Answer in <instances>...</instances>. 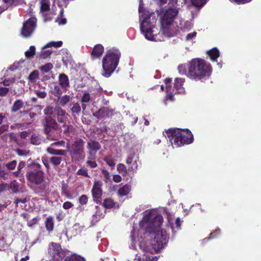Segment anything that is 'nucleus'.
<instances>
[{
    "label": "nucleus",
    "instance_id": "nucleus-40",
    "mask_svg": "<svg viewBox=\"0 0 261 261\" xmlns=\"http://www.w3.org/2000/svg\"><path fill=\"white\" fill-rule=\"evenodd\" d=\"M76 174L78 175H82L86 177H90V176L88 173V170L85 167H82L79 169L76 172Z\"/></svg>",
    "mask_w": 261,
    "mask_h": 261
},
{
    "label": "nucleus",
    "instance_id": "nucleus-34",
    "mask_svg": "<svg viewBox=\"0 0 261 261\" xmlns=\"http://www.w3.org/2000/svg\"><path fill=\"white\" fill-rule=\"evenodd\" d=\"M14 151L18 156H27L30 154L29 150L17 148L14 150Z\"/></svg>",
    "mask_w": 261,
    "mask_h": 261
},
{
    "label": "nucleus",
    "instance_id": "nucleus-10",
    "mask_svg": "<svg viewBox=\"0 0 261 261\" xmlns=\"http://www.w3.org/2000/svg\"><path fill=\"white\" fill-rule=\"evenodd\" d=\"M150 18L148 17L143 19L140 25V30L144 34L146 39L150 41H154L156 40L154 38L155 35L153 34V31L152 30L154 25L149 22L148 20Z\"/></svg>",
    "mask_w": 261,
    "mask_h": 261
},
{
    "label": "nucleus",
    "instance_id": "nucleus-8",
    "mask_svg": "<svg viewBox=\"0 0 261 261\" xmlns=\"http://www.w3.org/2000/svg\"><path fill=\"white\" fill-rule=\"evenodd\" d=\"M48 254L54 261H61L65 256V253L59 243L51 242L48 248Z\"/></svg>",
    "mask_w": 261,
    "mask_h": 261
},
{
    "label": "nucleus",
    "instance_id": "nucleus-54",
    "mask_svg": "<svg viewBox=\"0 0 261 261\" xmlns=\"http://www.w3.org/2000/svg\"><path fill=\"white\" fill-rule=\"evenodd\" d=\"M35 93L37 95V96L40 98H44L47 96L46 93L44 91L36 90L35 91Z\"/></svg>",
    "mask_w": 261,
    "mask_h": 261
},
{
    "label": "nucleus",
    "instance_id": "nucleus-1",
    "mask_svg": "<svg viewBox=\"0 0 261 261\" xmlns=\"http://www.w3.org/2000/svg\"><path fill=\"white\" fill-rule=\"evenodd\" d=\"M27 179L30 183L36 186L35 193L40 196H45L50 192L49 185L44 180V173L41 165L33 162L28 165Z\"/></svg>",
    "mask_w": 261,
    "mask_h": 261
},
{
    "label": "nucleus",
    "instance_id": "nucleus-15",
    "mask_svg": "<svg viewBox=\"0 0 261 261\" xmlns=\"http://www.w3.org/2000/svg\"><path fill=\"white\" fill-rule=\"evenodd\" d=\"M103 52L104 47L101 44H96L90 54L92 60L99 59L102 56Z\"/></svg>",
    "mask_w": 261,
    "mask_h": 261
},
{
    "label": "nucleus",
    "instance_id": "nucleus-45",
    "mask_svg": "<svg viewBox=\"0 0 261 261\" xmlns=\"http://www.w3.org/2000/svg\"><path fill=\"white\" fill-rule=\"evenodd\" d=\"M39 75V73L37 70H34L33 72H32L29 76V79L31 81H34L37 79H38Z\"/></svg>",
    "mask_w": 261,
    "mask_h": 261
},
{
    "label": "nucleus",
    "instance_id": "nucleus-9",
    "mask_svg": "<svg viewBox=\"0 0 261 261\" xmlns=\"http://www.w3.org/2000/svg\"><path fill=\"white\" fill-rule=\"evenodd\" d=\"M42 124L43 133L47 136H50L51 131L57 130L59 128V124L51 116L45 117L42 121Z\"/></svg>",
    "mask_w": 261,
    "mask_h": 261
},
{
    "label": "nucleus",
    "instance_id": "nucleus-14",
    "mask_svg": "<svg viewBox=\"0 0 261 261\" xmlns=\"http://www.w3.org/2000/svg\"><path fill=\"white\" fill-rule=\"evenodd\" d=\"M114 110L107 107H102L93 113V116L97 119H101L112 117Z\"/></svg>",
    "mask_w": 261,
    "mask_h": 261
},
{
    "label": "nucleus",
    "instance_id": "nucleus-48",
    "mask_svg": "<svg viewBox=\"0 0 261 261\" xmlns=\"http://www.w3.org/2000/svg\"><path fill=\"white\" fill-rule=\"evenodd\" d=\"M79 202L81 205H85L88 202V197L86 195H81L79 199Z\"/></svg>",
    "mask_w": 261,
    "mask_h": 261
},
{
    "label": "nucleus",
    "instance_id": "nucleus-53",
    "mask_svg": "<svg viewBox=\"0 0 261 261\" xmlns=\"http://www.w3.org/2000/svg\"><path fill=\"white\" fill-rule=\"evenodd\" d=\"M101 173L103 175L105 181L107 182L110 177L109 172L105 168H103L101 169Z\"/></svg>",
    "mask_w": 261,
    "mask_h": 261
},
{
    "label": "nucleus",
    "instance_id": "nucleus-56",
    "mask_svg": "<svg viewBox=\"0 0 261 261\" xmlns=\"http://www.w3.org/2000/svg\"><path fill=\"white\" fill-rule=\"evenodd\" d=\"M38 219L37 218H34L32 219L29 220L27 222V225L29 227H32L34 225L38 223Z\"/></svg>",
    "mask_w": 261,
    "mask_h": 261
},
{
    "label": "nucleus",
    "instance_id": "nucleus-32",
    "mask_svg": "<svg viewBox=\"0 0 261 261\" xmlns=\"http://www.w3.org/2000/svg\"><path fill=\"white\" fill-rule=\"evenodd\" d=\"M54 68V65L51 63H47L45 65L40 67L39 69L43 73H46L48 72L51 69Z\"/></svg>",
    "mask_w": 261,
    "mask_h": 261
},
{
    "label": "nucleus",
    "instance_id": "nucleus-47",
    "mask_svg": "<svg viewBox=\"0 0 261 261\" xmlns=\"http://www.w3.org/2000/svg\"><path fill=\"white\" fill-rule=\"evenodd\" d=\"M9 172H6L3 169V167L0 164V177L3 178L4 179H8V175Z\"/></svg>",
    "mask_w": 261,
    "mask_h": 261
},
{
    "label": "nucleus",
    "instance_id": "nucleus-35",
    "mask_svg": "<svg viewBox=\"0 0 261 261\" xmlns=\"http://www.w3.org/2000/svg\"><path fill=\"white\" fill-rule=\"evenodd\" d=\"M17 162L16 160H13L7 163H4L3 166L5 167L9 170H13L15 169Z\"/></svg>",
    "mask_w": 261,
    "mask_h": 261
},
{
    "label": "nucleus",
    "instance_id": "nucleus-38",
    "mask_svg": "<svg viewBox=\"0 0 261 261\" xmlns=\"http://www.w3.org/2000/svg\"><path fill=\"white\" fill-rule=\"evenodd\" d=\"M65 128L64 129V133L65 134L74 135L76 132V129L71 125H68L65 126Z\"/></svg>",
    "mask_w": 261,
    "mask_h": 261
},
{
    "label": "nucleus",
    "instance_id": "nucleus-11",
    "mask_svg": "<svg viewBox=\"0 0 261 261\" xmlns=\"http://www.w3.org/2000/svg\"><path fill=\"white\" fill-rule=\"evenodd\" d=\"M37 19L31 17L25 21L21 30V34L24 37H30L34 31L36 27Z\"/></svg>",
    "mask_w": 261,
    "mask_h": 261
},
{
    "label": "nucleus",
    "instance_id": "nucleus-49",
    "mask_svg": "<svg viewBox=\"0 0 261 261\" xmlns=\"http://www.w3.org/2000/svg\"><path fill=\"white\" fill-rule=\"evenodd\" d=\"M220 232V230L219 228L216 229L214 232H213L210 234V236L208 238H205V240H210L211 239L215 238L217 235H218Z\"/></svg>",
    "mask_w": 261,
    "mask_h": 261
},
{
    "label": "nucleus",
    "instance_id": "nucleus-37",
    "mask_svg": "<svg viewBox=\"0 0 261 261\" xmlns=\"http://www.w3.org/2000/svg\"><path fill=\"white\" fill-rule=\"evenodd\" d=\"M49 161L54 166H58L62 161V158L60 156H52L50 158Z\"/></svg>",
    "mask_w": 261,
    "mask_h": 261
},
{
    "label": "nucleus",
    "instance_id": "nucleus-21",
    "mask_svg": "<svg viewBox=\"0 0 261 261\" xmlns=\"http://www.w3.org/2000/svg\"><path fill=\"white\" fill-rule=\"evenodd\" d=\"M59 83L61 87L66 90L69 87V81L68 76L65 73H61L59 76Z\"/></svg>",
    "mask_w": 261,
    "mask_h": 261
},
{
    "label": "nucleus",
    "instance_id": "nucleus-59",
    "mask_svg": "<svg viewBox=\"0 0 261 261\" xmlns=\"http://www.w3.org/2000/svg\"><path fill=\"white\" fill-rule=\"evenodd\" d=\"M73 206V204L72 202L70 201L65 202L63 204V207L65 210H68L70 208Z\"/></svg>",
    "mask_w": 261,
    "mask_h": 261
},
{
    "label": "nucleus",
    "instance_id": "nucleus-61",
    "mask_svg": "<svg viewBox=\"0 0 261 261\" xmlns=\"http://www.w3.org/2000/svg\"><path fill=\"white\" fill-rule=\"evenodd\" d=\"M9 125L8 124H3L0 126V135H2L5 132H6L8 130Z\"/></svg>",
    "mask_w": 261,
    "mask_h": 261
},
{
    "label": "nucleus",
    "instance_id": "nucleus-36",
    "mask_svg": "<svg viewBox=\"0 0 261 261\" xmlns=\"http://www.w3.org/2000/svg\"><path fill=\"white\" fill-rule=\"evenodd\" d=\"M103 161L111 167L112 169H114L115 166L114 159L111 156H107L103 158Z\"/></svg>",
    "mask_w": 261,
    "mask_h": 261
},
{
    "label": "nucleus",
    "instance_id": "nucleus-5",
    "mask_svg": "<svg viewBox=\"0 0 261 261\" xmlns=\"http://www.w3.org/2000/svg\"><path fill=\"white\" fill-rule=\"evenodd\" d=\"M142 222L143 225H146V231L152 233L160 228L163 222V218L161 214L149 212L144 216Z\"/></svg>",
    "mask_w": 261,
    "mask_h": 261
},
{
    "label": "nucleus",
    "instance_id": "nucleus-41",
    "mask_svg": "<svg viewBox=\"0 0 261 261\" xmlns=\"http://www.w3.org/2000/svg\"><path fill=\"white\" fill-rule=\"evenodd\" d=\"M40 11L44 12L50 10V2L40 3Z\"/></svg>",
    "mask_w": 261,
    "mask_h": 261
},
{
    "label": "nucleus",
    "instance_id": "nucleus-16",
    "mask_svg": "<svg viewBox=\"0 0 261 261\" xmlns=\"http://www.w3.org/2000/svg\"><path fill=\"white\" fill-rule=\"evenodd\" d=\"M21 0H0V14L7 9L10 6H16L21 2Z\"/></svg>",
    "mask_w": 261,
    "mask_h": 261
},
{
    "label": "nucleus",
    "instance_id": "nucleus-17",
    "mask_svg": "<svg viewBox=\"0 0 261 261\" xmlns=\"http://www.w3.org/2000/svg\"><path fill=\"white\" fill-rule=\"evenodd\" d=\"M172 82V79L171 78H166L164 80V83L166 85V99L167 100H173V97L174 95V89H171L172 87L170 85V84Z\"/></svg>",
    "mask_w": 261,
    "mask_h": 261
},
{
    "label": "nucleus",
    "instance_id": "nucleus-58",
    "mask_svg": "<svg viewBox=\"0 0 261 261\" xmlns=\"http://www.w3.org/2000/svg\"><path fill=\"white\" fill-rule=\"evenodd\" d=\"M86 164L91 168H96L97 166V164L95 161H87Z\"/></svg>",
    "mask_w": 261,
    "mask_h": 261
},
{
    "label": "nucleus",
    "instance_id": "nucleus-33",
    "mask_svg": "<svg viewBox=\"0 0 261 261\" xmlns=\"http://www.w3.org/2000/svg\"><path fill=\"white\" fill-rule=\"evenodd\" d=\"M36 48L34 46H31L29 49L25 52V56L28 59L33 58L35 55Z\"/></svg>",
    "mask_w": 261,
    "mask_h": 261
},
{
    "label": "nucleus",
    "instance_id": "nucleus-7",
    "mask_svg": "<svg viewBox=\"0 0 261 261\" xmlns=\"http://www.w3.org/2000/svg\"><path fill=\"white\" fill-rule=\"evenodd\" d=\"M152 233H154V237L151 244L154 251L158 252L167 245L169 237L166 231L163 229L153 231Z\"/></svg>",
    "mask_w": 261,
    "mask_h": 261
},
{
    "label": "nucleus",
    "instance_id": "nucleus-19",
    "mask_svg": "<svg viewBox=\"0 0 261 261\" xmlns=\"http://www.w3.org/2000/svg\"><path fill=\"white\" fill-rule=\"evenodd\" d=\"M58 121L61 123H65L67 118L68 114L61 108L58 107L55 108Z\"/></svg>",
    "mask_w": 261,
    "mask_h": 261
},
{
    "label": "nucleus",
    "instance_id": "nucleus-31",
    "mask_svg": "<svg viewBox=\"0 0 261 261\" xmlns=\"http://www.w3.org/2000/svg\"><path fill=\"white\" fill-rule=\"evenodd\" d=\"M117 169L123 176H126L129 171L128 169H127L126 166L122 163H119L117 165Z\"/></svg>",
    "mask_w": 261,
    "mask_h": 261
},
{
    "label": "nucleus",
    "instance_id": "nucleus-3",
    "mask_svg": "<svg viewBox=\"0 0 261 261\" xmlns=\"http://www.w3.org/2000/svg\"><path fill=\"white\" fill-rule=\"evenodd\" d=\"M164 135L175 147L190 144L194 141L193 134L188 129L171 128L165 130Z\"/></svg>",
    "mask_w": 261,
    "mask_h": 261
},
{
    "label": "nucleus",
    "instance_id": "nucleus-20",
    "mask_svg": "<svg viewBox=\"0 0 261 261\" xmlns=\"http://www.w3.org/2000/svg\"><path fill=\"white\" fill-rule=\"evenodd\" d=\"M185 82V79L182 78H176L174 80V95L176 93H183L185 91L184 88L182 87L183 84Z\"/></svg>",
    "mask_w": 261,
    "mask_h": 261
},
{
    "label": "nucleus",
    "instance_id": "nucleus-44",
    "mask_svg": "<svg viewBox=\"0 0 261 261\" xmlns=\"http://www.w3.org/2000/svg\"><path fill=\"white\" fill-rule=\"evenodd\" d=\"M81 111V107L79 103L77 102L75 103L73 105L71 108V111L73 113H76L79 115Z\"/></svg>",
    "mask_w": 261,
    "mask_h": 261
},
{
    "label": "nucleus",
    "instance_id": "nucleus-39",
    "mask_svg": "<svg viewBox=\"0 0 261 261\" xmlns=\"http://www.w3.org/2000/svg\"><path fill=\"white\" fill-rule=\"evenodd\" d=\"M63 44V42L61 41H51L47 43L44 48L46 47H61Z\"/></svg>",
    "mask_w": 261,
    "mask_h": 261
},
{
    "label": "nucleus",
    "instance_id": "nucleus-6",
    "mask_svg": "<svg viewBox=\"0 0 261 261\" xmlns=\"http://www.w3.org/2000/svg\"><path fill=\"white\" fill-rule=\"evenodd\" d=\"M84 141L81 138L76 139L68 149L69 154L73 162L83 160L85 158Z\"/></svg>",
    "mask_w": 261,
    "mask_h": 261
},
{
    "label": "nucleus",
    "instance_id": "nucleus-28",
    "mask_svg": "<svg viewBox=\"0 0 261 261\" xmlns=\"http://www.w3.org/2000/svg\"><path fill=\"white\" fill-rule=\"evenodd\" d=\"M40 136L37 134L33 133L30 138V143L34 145H38L41 143Z\"/></svg>",
    "mask_w": 261,
    "mask_h": 261
},
{
    "label": "nucleus",
    "instance_id": "nucleus-50",
    "mask_svg": "<svg viewBox=\"0 0 261 261\" xmlns=\"http://www.w3.org/2000/svg\"><path fill=\"white\" fill-rule=\"evenodd\" d=\"M52 53V51L50 50H45L41 53L40 57L42 59H46L50 57Z\"/></svg>",
    "mask_w": 261,
    "mask_h": 261
},
{
    "label": "nucleus",
    "instance_id": "nucleus-2",
    "mask_svg": "<svg viewBox=\"0 0 261 261\" xmlns=\"http://www.w3.org/2000/svg\"><path fill=\"white\" fill-rule=\"evenodd\" d=\"M212 71L211 64L203 59L195 58L188 63L187 76L196 81H203L210 77Z\"/></svg>",
    "mask_w": 261,
    "mask_h": 261
},
{
    "label": "nucleus",
    "instance_id": "nucleus-30",
    "mask_svg": "<svg viewBox=\"0 0 261 261\" xmlns=\"http://www.w3.org/2000/svg\"><path fill=\"white\" fill-rule=\"evenodd\" d=\"M115 205L114 201L111 198H106L103 200L102 206L106 208H111Z\"/></svg>",
    "mask_w": 261,
    "mask_h": 261
},
{
    "label": "nucleus",
    "instance_id": "nucleus-18",
    "mask_svg": "<svg viewBox=\"0 0 261 261\" xmlns=\"http://www.w3.org/2000/svg\"><path fill=\"white\" fill-rule=\"evenodd\" d=\"M87 148L90 155L95 154L96 152L101 148V145L95 140H90L87 143Z\"/></svg>",
    "mask_w": 261,
    "mask_h": 261
},
{
    "label": "nucleus",
    "instance_id": "nucleus-22",
    "mask_svg": "<svg viewBox=\"0 0 261 261\" xmlns=\"http://www.w3.org/2000/svg\"><path fill=\"white\" fill-rule=\"evenodd\" d=\"M207 54L212 61H217V59L220 56L219 50L216 47L207 51Z\"/></svg>",
    "mask_w": 261,
    "mask_h": 261
},
{
    "label": "nucleus",
    "instance_id": "nucleus-62",
    "mask_svg": "<svg viewBox=\"0 0 261 261\" xmlns=\"http://www.w3.org/2000/svg\"><path fill=\"white\" fill-rule=\"evenodd\" d=\"M41 160L45 167L46 168L47 170H48L49 168V165L48 160L47 159V158L43 156L42 157Z\"/></svg>",
    "mask_w": 261,
    "mask_h": 261
},
{
    "label": "nucleus",
    "instance_id": "nucleus-42",
    "mask_svg": "<svg viewBox=\"0 0 261 261\" xmlns=\"http://www.w3.org/2000/svg\"><path fill=\"white\" fill-rule=\"evenodd\" d=\"M55 109L50 106H47L44 110L43 112L44 115L48 116H51L54 113Z\"/></svg>",
    "mask_w": 261,
    "mask_h": 261
},
{
    "label": "nucleus",
    "instance_id": "nucleus-24",
    "mask_svg": "<svg viewBox=\"0 0 261 261\" xmlns=\"http://www.w3.org/2000/svg\"><path fill=\"white\" fill-rule=\"evenodd\" d=\"M64 261H86L85 258L80 255L72 253L66 256Z\"/></svg>",
    "mask_w": 261,
    "mask_h": 261
},
{
    "label": "nucleus",
    "instance_id": "nucleus-13",
    "mask_svg": "<svg viewBox=\"0 0 261 261\" xmlns=\"http://www.w3.org/2000/svg\"><path fill=\"white\" fill-rule=\"evenodd\" d=\"M138 161L139 156L135 152L129 153L126 159V163L129 166L128 170H136L138 166L137 164Z\"/></svg>",
    "mask_w": 261,
    "mask_h": 261
},
{
    "label": "nucleus",
    "instance_id": "nucleus-57",
    "mask_svg": "<svg viewBox=\"0 0 261 261\" xmlns=\"http://www.w3.org/2000/svg\"><path fill=\"white\" fill-rule=\"evenodd\" d=\"M29 200V199H28L27 197H25L22 199H19L18 198H16L15 199L14 203L16 204V206H17V205L19 203L21 202L22 203H25Z\"/></svg>",
    "mask_w": 261,
    "mask_h": 261
},
{
    "label": "nucleus",
    "instance_id": "nucleus-64",
    "mask_svg": "<svg viewBox=\"0 0 261 261\" xmlns=\"http://www.w3.org/2000/svg\"><path fill=\"white\" fill-rule=\"evenodd\" d=\"M30 132H27L26 130L22 131L20 133V137L21 139H25L30 134Z\"/></svg>",
    "mask_w": 261,
    "mask_h": 261
},
{
    "label": "nucleus",
    "instance_id": "nucleus-51",
    "mask_svg": "<svg viewBox=\"0 0 261 261\" xmlns=\"http://www.w3.org/2000/svg\"><path fill=\"white\" fill-rule=\"evenodd\" d=\"M91 99L90 95L88 93H85L82 98V101L87 103L90 101Z\"/></svg>",
    "mask_w": 261,
    "mask_h": 261
},
{
    "label": "nucleus",
    "instance_id": "nucleus-26",
    "mask_svg": "<svg viewBox=\"0 0 261 261\" xmlns=\"http://www.w3.org/2000/svg\"><path fill=\"white\" fill-rule=\"evenodd\" d=\"M45 226L48 232H52L54 228V221L52 217H48L45 221Z\"/></svg>",
    "mask_w": 261,
    "mask_h": 261
},
{
    "label": "nucleus",
    "instance_id": "nucleus-12",
    "mask_svg": "<svg viewBox=\"0 0 261 261\" xmlns=\"http://www.w3.org/2000/svg\"><path fill=\"white\" fill-rule=\"evenodd\" d=\"M102 186L103 183L100 180H98L94 182L91 193L93 200L96 203H100V199L102 197L103 194Z\"/></svg>",
    "mask_w": 261,
    "mask_h": 261
},
{
    "label": "nucleus",
    "instance_id": "nucleus-4",
    "mask_svg": "<svg viewBox=\"0 0 261 261\" xmlns=\"http://www.w3.org/2000/svg\"><path fill=\"white\" fill-rule=\"evenodd\" d=\"M120 57L121 53L118 49L112 48L107 51L102 60L104 76H110L117 67Z\"/></svg>",
    "mask_w": 261,
    "mask_h": 261
},
{
    "label": "nucleus",
    "instance_id": "nucleus-25",
    "mask_svg": "<svg viewBox=\"0 0 261 261\" xmlns=\"http://www.w3.org/2000/svg\"><path fill=\"white\" fill-rule=\"evenodd\" d=\"M71 99V97L70 96L68 95H65L63 96H60L58 98V101L57 103L62 107H64L67 103H68L70 100Z\"/></svg>",
    "mask_w": 261,
    "mask_h": 261
},
{
    "label": "nucleus",
    "instance_id": "nucleus-23",
    "mask_svg": "<svg viewBox=\"0 0 261 261\" xmlns=\"http://www.w3.org/2000/svg\"><path fill=\"white\" fill-rule=\"evenodd\" d=\"M24 106V102L22 99L16 100L11 108L12 113H16Z\"/></svg>",
    "mask_w": 261,
    "mask_h": 261
},
{
    "label": "nucleus",
    "instance_id": "nucleus-52",
    "mask_svg": "<svg viewBox=\"0 0 261 261\" xmlns=\"http://www.w3.org/2000/svg\"><path fill=\"white\" fill-rule=\"evenodd\" d=\"M178 70L180 74L182 75L187 74L186 67L185 65H179L178 66Z\"/></svg>",
    "mask_w": 261,
    "mask_h": 261
},
{
    "label": "nucleus",
    "instance_id": "nucleus-55",
    "mask_svg": "<svg viewBox=\"0 0 261 261\" xmlns=\"http://www.w3.org/2000/svg\"><path fill=\"white\" fill-rule=\"evenodd\" d=\"M9 91V89L6 87H0V96L6 95Z\"/></svg>",
    "mask_w": 261,
    "mask_h": 261
},
{
    "label": "nucleus",
    "instance_id": "nucleus-43",
    "mask_svg": "<svg viewBox=\"0 0 261 261\" xmlns=\"http://www.w3.org/2000/svg\"><path fill=\"white\" fill-rule=\"evenodd\" d=\"M53 94L57 97H59L62 94V91L58 86H55L52 91Z\"/></svg>",
    "mask_w": 261,
    "mask_h": 261
},
{
    "label": "nucleus",
    "instance_id": "nucleus-46",
    "mask_svg": "<svg viewBox=\"0 0 261 261\" xmlns=\"http://www.w3.org/2000/svg\"><path fill=\"white\" fill-rule=\"evenodd\" d=\"M206 2V0H192V3L196 7L202 6Z\"/></svg>",
    "mask_w": 261,
    "mask_h": 261
},
{
    "label": "nucleus",
    "instance_id": "nucleus-29",
    "mask_svg": "<svg viewBox=\"0 0 261 261\" xmlns=\"http://www.w3.org/2000/svg\"><path fill=\"white\" fill-rule=\"evenodd\" d=\"M48 153L54 155H59L65 156L66 154V151L62 149H55L52 147H48L47 149Z\"/></svg>",
    "mask_w": 261,
    "mask_h": 261
},
{
    "label": "nucleus",
    "instance_id": "nucleus-63",
    "mask_svg": "<svg viewBox=\"0 0 261 261\" xmlns=\"http://www.w3.org/2000/svg\"><path fill=\"white\" fill-rule=\"evenodd\" d=\"M12 174L14 176L16 177H23V173L22 171H20L17 170L16 171L12 172Z\"/></svg>",
    "mask_w": 261,
    "mask_h": 261
},
{
    "label": "nucleus",
    "instance_id": "nucleus-60",
    "mask_svg": "<svg viewBox=\"0 0 261 261\" xmlns=\"http://www.w3.org/2000/svg\"><path fill=\"white\" fill-rule=\"evenodd\" d=\"M10 189L14 193H17L18 191V185L16 183H12L10 185Z\"/></svg>",
    "mask_w": 261,
    "mask_h": 261
},
{
    "label": "nucleus",
    "instance_id": "nucleus-27",
    "mask_svg": "<svg viewBox=\"0 0 261 261\" xmlns=\"http://www.w3.org/2000/svg\"><path fill=\"white\" fill-rule=\"evenodd\" d=\"M131 187L128 185H125L120 188L118 191V194L120 196H124L128 194L130 191Z\"/></svg>",
    "mask_w": 261,
    "mask_h": 261
}]
</instances>
